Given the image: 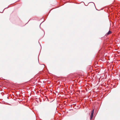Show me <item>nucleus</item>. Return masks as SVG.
<instances>
[{"instance_id": "1", "label": "nucleus", "mask_w": 120, "mask_h": 120, "mask_svg": "<svg viewBox=\"0 0 120 120\" xmlns=\"http://www.w3.org/2000/svg\"><path fill=\"white\" fill-rule=\"evenodd\" d=\"M111 33V32L110 31H109L108 33H107L106 34V35H108L110 34Z\"/></svg>"}, {"instance_id": "2", "label": "nucleus", "mask_w": 120, "mask_h": 120, "mask_svg": "<svg viewBox=\"0 0 120 120\" xmlns=\"http://www.w3.org/2000/svg\"><path fill=\"white\" fill-rule=\"evenodd\" d=\"M94 109H93V110L92 111V112H91V115H92L93 116V113H94Z\"/></svg>"}, {"instance_id": "3", "label": "nucleus", "mask_w": 120, "mask_h": 120, "mask_svg": "<svg viewBox=\"0 0 120 120\" xmlns=\"http://www.w3.org/2000/svg\"><path fill=\"white\" fill-rule=\"evenodd\" d=\"M93 116V115H91V116H90V119H92Z\"/></svg>"}, {"instance_id": "4", "label": "nucleus", "mask_w": 120, "mask_h": 120, "mask_svg": "<svg viewBox=\"0 0 120 120\" xmlns=\"http://www.w3.org/2000/svg\"><path fill=\"white\" fill-rule=\"evenodd\" d=\"M93 6L94 7V5L93 4Z\"/></svg>"}]
</instances>
